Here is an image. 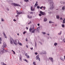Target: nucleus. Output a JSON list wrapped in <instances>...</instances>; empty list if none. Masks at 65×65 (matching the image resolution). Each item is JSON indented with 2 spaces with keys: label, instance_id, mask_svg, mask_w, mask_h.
<instances>
[{
  "label": "nucleus",
  "instance_id": "obj_1",
  "mask_svg": "<svg viewBox=\"0 0 65 65\" xmlns=\"http://www.w3.org/2000/svg\"><path fill=\"white\" fill-rule=\"evenodd\" d=\"M6 43L4 42L3 45V46L2 47V48H1V51L0 52V55L3 54V53H4L7 52V50H4V47H6Z\"/></svg>",
  "mask_w": 65,
  "mask_h": 65
},
{
  "label": "nucleus",
  "instance_id": "obj_2",
  "mask_svg": "<svg viewBox=\"0 0 65 65\" xmlns=\"http://www.w3.org/2000/svg\"><path fill=\"white\" fill-rule=\"evenodd\" d=\"M48 1L50 3L51 7L50 8V10L53 9L54 8V3L53 2L52 0H48Z\"/></svg>",
  "mask_w": 65,
  "mask_h": 65
},
{
  "label": "nucleus",
  "instance_id": "obj_3",
  "mask_svg": "<svg viewBox=\"0 0 65 65\" xmlns=\"http://www.w3.org/2000/svg\"><path fill=\"white\" fill-rule=\"evenodd\" d=\"M29 31L30 32H31L33 33H34L35 31H36V29H34V27L33 26L32 28L30 27L29 29Z\"/></svg>",
  "mask_w": 65,
  "mask_h": 65
},
{
  "label": "nucleus",
  "instance_id": "obj_4",
  "mask_svg": "<svg viewBox=\"0 0 65 65\" xmlns=\"http://www.w3.org/2000/svg\"><path fill=\"white\" fill-rule=\"evenodd\" d=\"M13 42L14 44L17 45V44H19V41L18 40H13Z\"/></svg>",
  "mask_w": 65,
  "mask_h": 65
},
{
  "label": "nucleus",
  "instance_id": "obj_5",
  "mask_svg": "<svg viewBox=\"0 0 65 65\" xmlns=\"http://www.w3.org/2000/svg\"><path fill=\"white\" fill-rule=\"evenodd\" d=\"M12 4L14 6H20V5H19L14 3H12Z\"/></svg>",
  "mask_w": 65,
  "mask_h": 65
},
{
  "label": "nucleus",
  "instance_id": "obj_6",
  "mask_svg": "<svg viewBox=\"0 0 65 65\" xmlns=\"http://www.w3.org/2000/svg\"><path fill=\"white\" fill-rule=\"evenodd\" d=\"M36 60H39L40 62V59L39 58V55H38L36 58Z\"/></svg>",
  "mask_w": 65,
  "mask_h": 65
},
{
  "label": "nucleus",
  "instance_id": "obj_7",
  "mask_svg": "<svg viewBox=\"0 0 65 65\" xmlns=\"http://www.w3.org/2000/svg\"><path fill=\"white\" fill-rule=\"evenodd\" d=\"M16 13H17V14L19 15L21 14H22V12H19V11L18 10L16 11Z\"/></svg>",
  "mask_w": 65,
  "mask_h": 65
},
{
  "label": "nucleus",
  "instance_id": "obj_8",
  "mask_svg": "<svg viewBox=\"0 0 65 65\" xmlns=\"http://www.w3.org/2000/svg\"><path fill=\"white\" fill-rule=\"evenodd\" d=\"M33 8V7L32 6H31L30 7V9L32 11H35V8Z\"/></svg>",
  "mask_w": 65,
  "mask_h": 65
},
{
  "label": "nucleus",
  "instance_id": "obj_9",
  "mask_svg": "<svg viewBox=\"0 0 65 65\" xmlns=\"http://www.w3.org/2000/svg\"><path fill=\"white\" fill-rule=\"evenodd\" d=\"M49 59L50 60L51 62H53V61H54V59L52 57H49Z\"/></svg>",
  "mask_w": 65,
  "mask_h": 65
},
{
  "label": "nucleus",
  "instance_id": "obj_10",
  "mask_svg": "<svg viewBox=\"0 0 65 65\" xmlns=\"http://www.w3.org/2000/svg\"><path fill=\"white\" fill-rule=\"evenodd\" d=\"M13 39H10V43L11 44H12L13 43Z\"/></svg>",
  "mask_w": 65,
  "mask_h": 65
},
{
  "label": "nucleus",
  "instance_id": "obj_11",
  "mask_svg": "<svg viewBox=\"0 0 65 65\" xmlns=\"http://www.w3.org/2000/svg\"><path fill=\"white\" fill-rule=\"evenodd\" d=\"M40 13H41L42 14V15H44L45 14L44 12H43L41 11H40Z\"/></svg>",
  "mask_w": 65,
  "mask_h": 65
},
{
  "label": "nucleus",
  "instance_id": "obj_12",
  "mask_svg": "<svg viewBox=\"0 0 65 65\" xmlns=\"http://www.w3.org/2000/svg\"><path fill=\"white\" fill-rule=\"evenodd\" d=\"M38 3V2H36V3H35V5L34 7H36L37 5H38V4H37V3Z\"/></svg>",
  "mask_w": 65,
  "mask_h": 65
},
{
  "label": "nucleus",
  "instance_id": "obj_13",
  "mask_svg": "<svg viewBox=\"0 0 65 65\" xmlns=\"http://www.w3.org/2000/svg\"><path fill=\"white\" fill-rule=\"evenodd\" d=\"M4 35V37L6 38H7V37H6V35L5 34L4 32L3 33Z\"/></svg>",
  "mask_w": 65,
  "mask_h": 65
},
{
  "label": "nucleus",
  "instance_id": "obj_14",
  "mask_svg": "<svg viewBox=\"0 0 65 65\" xmlns=\"http://www.w3.org/2000/svg\"><path fill=\"white\" fill-rule=\"evenodd\" d=\"M60 59H61V60L62 61H64V59L63 58L60 57Z\"/></svg>",
  "mask_w": 65,
  "mask_h": 65
},
{
  "label": "nucleus",
  "instance_id": "obj_15",
  "mask_svg": "<svg viewBox=\"0 0 65 65\" xmlns=\"http://www.w3.org/2000/svg\"><path fill=\"white\" fill-rule=\"evenodd\" d=\"M40 29V27H38V28H37V29L36 31H38V30H39V29Z\"/></svg>",
  "mask_w": 65,
  "mask_h": 65
},
{
  "label": "nucleus",
  "instance_id": "obj_16",
  "mask_svg": "<svg viewBox=\"0 0 65 65\" xmlns=\"http://www.w3.org/2000/svg\"><path fill=\"white\" fill-rule=\"evenodd\" d=\"M62 10H65V6H63V7L62 8Z\"/></svg>",
  "mask_w": 65,
  "mask_h": 65
},
{
  "label": "nucleus",
  "instance_id": "obj_17",
  "mask_svg": "<svg viewBox=\"0 0 65 65\" xmlns=\"http://www.w3.org/2000/svg\"><path fill=\"white\" fill-rule=\"evenodd\" d=\"M61 34H62V31H60V32L58 33V35H61Z\"/></svg>",
  "mask_w": 65,
  "mask_h": 65
},
{
  "label": "nucleus",
  "instance_id": "obj_18",
  "mask_svg": "<svg viewBox=\"0 0 65 65\" xmlns=\"http://www.w3.org/2000/svg\"><path fill=\"white\" fill-rule=\"evenodd\" d=\"M56 18L57 19H59L60 17H59V16L57 15L56 16Z\"/></svg>",
  "mask_w": 65,
  "mask_h": 65
},
{
  "label": "nucleus",
  "instance_id": "obj_19",
  "mask_svg": "<svg viewBox=\"0 0 65 65\" xmlns=\"http://www.w3.org/2000/svg\"><path fill=\"white\" fill-rule=\"evenodd\" d=\"M2 65H6V64H5L4 62H2Z\"/></svg>",
  "mask_w": 65,
  "mask_h": 65
},
{
  "label": "nucleus",
  "instance_id": "obj_20",
  "mask_svg": "<svg viewBox=\"0 0 65 65\" xmlns=\"http://www.w3.org/2000/svg\"><path fill=\"white\" fill-rule=\"evenodd\" d=\"M1 41H2V39L0 37V44H1Z\"/></svg>",
  "mask_w": 65,
  "mask_h": 65
},
{
  "label": "nucleus",
  "instance_id": "obj_21",
  "mask_svg": "<svg viewBox=\"0 0 65 65\" xmlns=\"http://www.w3.org/2000/svg\"><path fill=\"white\" fill-rule=\"evenodd\" d=\"M23 60L24 61H25L26 62H27V63H28V60H27L26 59H24Z\"/></svg>",
  "mask_w": 65,
  "mask_h": 65
},
{
  "label": "nucleus",
  "instance_id": "obj_22",
  "mask_svg": "<svg viewBox=\"0 0 65 65\" xmlns=\"http://www.w3.org/2000/svg\"><path fill=\"white\" fill-rule=\"evenodd\" d=\"M46 53V52H45L44 53H41V54H45Z\"/></svg>",
  "mask_w": 65,
  "mask_h": 65
},
{
  "label": "nucleus",
  "instance_id": "obj_23",
  "mask_svg": "<svg viewBox=\"0 0 65 65\" xmlns=\"http://www.w3.org/2000/svg\"><path fill=\"white\" fill-rule=\"evenodd\" d=\"M35 47H36V46H37V43H36V42H35Z\"/></svg>",
  "mask_w": 65,
  "mask_h": 65
},
{
  "label": "nucleus",
  "instance_id": "obj_24",
  "mask_svg": "<svg viewBox=\"0 0 65 65\" xmlns=\"http://www.w3.org/2000/svg\"><path fill=\"white\" fill-rule=\"evenodd\" d=\"M47 21V19L46 18H45L44 19V22H46Z\"/></svg>",
  "mask_w": 65,
  "mask_h": 65
},
{
  "label": "nucleus",
  "instance_id": "obj_25",
  "mask_svg": "<svg viewBox=\"0 0 65 65\" xmlns=\"http://www.w3.org/2000/svg\"><path fill=\"white\" fill-rule=\"evenodd\" d=\"M18 44H19V45H22V44L21 43H19V42Z\"/></svg>",
  "mask_w": 65,
  "mask_h": 65
},
{
  "label": "nucleus",
  "instance_id": "obj_26",
  "mask_svg": "<svg viewBox=\"0 0 65 65\" xmlns=\"http://www.w3.org/2000/svg\"><path fill=\"white\" fill-rule=\"evenodd\" d=\"M22 57H20L19 59L21 60V61H22Z\"/></svg>",
  "mask_w": 65,
  "mask_h": 65
},
{
  "label": "nucleus",
  "instance_id": "obj_27",
  "mask_svg": "<svg viewBox=\"0 0 65 65\" xmlns=\"http://www.w3.org/2000/svg\"><path fill=\"white\" fill-rule=\"evenodd\" d=\"M57 44H57V43H55L54 44V45L55 46H56V45H57Z\"/></svg>",
  "mask_w": 65,
  "mask_h": 65
},
{
  "label": "nucleus",
  "instance_id": "obj_28",
  "mask_svg": "<svg viewBox=\"0 0 65 65\" xmlns=\"http://www.w3.org/2000/svg\"><path fill=\"white\" fill-rule=\"evenodd\" d=\"M6 9L7 10V11H9V8H6Z\"/></svg>",
  "mask_w": 65,
  "mask_h": 65
},
{
  "label": "nucleus",
  "instance_id": "obj_29",
  "mask_svg": "<svg viewBox=\"0 0 65 65\" xmlns=\"http://www.w3.org/2000/svg\"><path fill=\"white\" fill-rule=\"evenodd\" d=\"M49 23H50V24H51V23H54L53 22H52L51 21H50L49 22Z\"/></svg>",
  "mask_w": 65,
  "mask_h": 65
},
{
  "label": "nucleus",
  "instance_id": "obj_30",
  "mask_svg": "<svg viewBox=\"0 0 65 65\" xmlns=\"http://www.w3.org/2000/svg\"><path fill=\"white\" fill-rule=\"evenodd\" d=\"M24 1H25V2H28L29 1V0H24Z\"/></svg>",
  "mask_w": 65,
  "mask_h": 65
},
{
  "label": "nucleus",
  "instance_id": "obj_31",
  "mask_svg": "<svg viewBox=\"0 0 65 65\" xmlns=\"http://www.w3.org/2000/svg\"><path fill=\"white\" fill-rule=\"evenodd\" d=\"M26 58L29 59V58H30V57H29V56L28 55L27 56H26Z\"/></svg>",
  "mask_w": 65,
  "mask_h": 65
},
{
  "label": "nucleus",
  "instance_id": "obj_32",
  "mask_svg": "<svg viewBox=\"0 0 65 65\" xmlns=\"http://www.w3.org/2000/svg\"><path fill=\"white\" fill-rule=\"evenodd\" d=\"M63 22H62V23L63 24H65V21L64 20H63Z\"/></svg>",
  "mask_w": 65,
  "mask_h": 65
},
{
  "label": "nucleus",
  "instance_id": "obj_33",
  "mask_svg": "<svg viewBox=\"0 0 65 65\" xmlns=\"http://www.w3.org/2000/svg\"><path fill=\"white\" fill-rule=\"evenodd\" d=\"M29 13L30 14H33V12H29Z\"/></svg>",
  "mask_w": 65,
  "mask_h": 65
},
{
  "label": "nucleus",
  "instance_id": "obj_34",
  "mask_svg": "<svg viewBox=\"0 0 65 65\" xmlns=\"http://www.w3.org/2000/svg\"><path fill=\"white\" fill-rule=\"evenodd\" d=\"M31 23H32V22H31V21H30L29 22V23H28V25H29L30 24H31Z\"/></svg>",
  "mask_w": 65,
  "mask_h": 65
},
{
  "label": "nucleus",
  "instance_id": "obj_35",
  "mask_svg": "<svg viewBox=\"0 0 65 65\" xmlns=\"http://www.w3.org/2000/svg\"><path fill=\"white\" fill-rule=\"evenodd\" d=\"M64 26H65V25H64L62 24V27H63V28H64Z\"/></svg>",
  "mask_w": 65,
  "mask_h": 65
},
{
  "label": "nucleus",
  "instance_id": "obj_36",
  "mask_svg": "<svg viewBox=\"0 0 65 65\" xmlns=\"http://www.w3.org/2000/svg\"><path fill=\"white\" fill-rule=\"evenodd\" d=\"M43 6H42L40 8L41 9L42 8H43Z\"/></svg>",
  "mask_w": 65,
  "mask_h": 65
},
{
  "label": "nucleus",
  "instance_id": "obj_37",
  "mask_svg": "<svg viewBox=\"0 0 65 65\" xmlns=\"http://www.w3.org/2000/svg\"><path fill=\"white\" fill-rule=\"evenodd\" d=\"M42 34H45L46 33L45 32H42Z\"/></svg>",
  "mask_w": 65,
  "mask_h": 65
},
{
  "label": "nucleus",
  "instance_id": "obj_38",
  "mask_svg": "<svg viewBox=\"0 0 65 65\" xmlns=\"http://www.w3.org/2000/svg\"><path fill=\"white\" fill-rule=\"evenodd\" d=\"M39 16H41L42 15H41V13H39Z\"/></svg>",
  "mask_w": 65,
  "mask_h": 65
},
{
  "label": "nucleus",
  "instance_id": "obj_39",
  "mask_svg": "<svg viewBox=\"0 0 65 65\" xmlns=\"http://www.w3.org/2000/svg\"><path fill=\"white\" fill-rule=\"evenodd\" d=\"M2 21H4V20H3V19L2 18Z\"/></svg>",
  "mask_w": 65,
  "mask_h": 65
},
{
  "label": "nucleus",
  "instance_id": "obj_40",
  "mask_svg": "<svg viewBox=\"0 0 65 65\" xmlns=\"http://www.w3.org/2000/svg\"><path fill=\"white\" fill-rule=\"evenodd\" d=\"M27 55H28V54L27 53H26L25 55V56L27 57Z\"/></svg>",
  "mask_w": 65,
  "mask_h": 65
},
{
  "label": "nucleus",
  "instance_id": "obj_41",
  "mask_svg": "<svg viewBox=\"0 0 65 65\" xmlns=\"http://www.w3.org/2000/svg\"><path fill=\"white\" fill-rule=\"evenodd\" d=\"M37 8H38V9L39 8H40V7H39V6H38L37 7Z\"/></svg>",
  "mask_w": 65,
  "mask_h": 65
},
{
  "label": "nucleus",
  "instance_id": "obj_42",
  "mask_svg": "<svg viewBox=\"0 0 65 65\" xmlns=\"http://www.w3.org/2000/svg\"><path fill=\"white\" fill-rule=\"evenodd\" d=\"M25 33H26V31H24L23 32V34H25Z\"/></svg>",
  "mask_w": 65,
  "mask_h": 65
},
{
  "label": "nucleus",
  "instance_id": "obj_43",
  "mask_svg": "<svg viewBox=\"0 0 65 65\" xmlns=\"http://www.w3.org/2000/svg\"><path fill=\"white\" fill-rule=\"evenodd\" d=\"M25 40L26 41H28V40L27 39V38H26L25 39Z\"/></svg>",
  "mask_w": 65,
  "mask_h": 65
},
{
  "label": "nucleus",
  "instance_id": "obj_44",
  "mask_svg": "<svg viewBox=\"0 0 65 65\" xmlns=\"http://www.w3.org/2000/svg\"><path fill=\"white\" fill-rule=\"evenodd\" d=\"M32 18V17L31 16L29 17V19H31V18Z\"/></svg>",
  "mask_w": 65,
  "mask_h": 65
},
{
  "label": "nucleus",
  "instance_id": "obj_45",
  "mask_svg": "<svg viewBox=\"0 0 65 65\" xmlns=\"http://www.w3.org/2000/svg\"><path fill=\"white\" fill-rule=\"evenodd\" d=\"M27 18H28L29 19L30 17H29V15H28L27 16Z\"/></svg>",
  "mask_w": 65,
  "mask_h": 65
},
{
  "label": "nucleus",
  "instance_id": "obj_46",
  "mask_svg": "<svg viewBox=\"0 0 65 65\" xmlns=\"http://www.w3.org/2000/svg\"><path fill=\"white\" fill-rule=\"evenodd\" d=\"M60 20H63V19H62V18H60Z\"/></svg>",
  "mask_w": 65,
  "mask_h": 65
},
{
  "label": "nucleus",
  "instance_id": "obj_47",
  "mask_svg": "<svg viewBox=\"0 0 65 65\" xmlns=\"http://www.w3.org/2000/svg\"><path fill=\"white\" fill-rule=\"evenodd\" d=\"M13 54H15V52H14V51H13Z\"/></svg>",
  "mask_w": 65,
  "mask_h": 65
},
{
  "label": "nucleus",
  "instance_id": "obj_48",
  "mask_svg": "<svg viewBox=\"0 0 65 65\" xmlns=\"http://www.w3.org/2000/svg\"><path fill=\"white\" fill-rule=\"evenodd\" d=\"M44 9V10H45V8L46 7H43Z\"/></svg>",
  "mask_w": 65,
  "mask_h": 65
},
{
  "label": "nucleus",
  "instance_id": "obj_49",
  "mask_svg": "<svg viewBox=\"0 0 65 65\" xmlns=\"http://www.w3.org/2000/svg\"><path fill=\"white\" fill-rule=\"evenodd\" d=\"M15 17H19V15L17 14L15 16Z\"/></svg>",
  "mask_w": 65,
  "mask_h": 65
},
{
  "label": "nucleus",
  "instance_id": "obj_50",
  "mask_svg": "<svg viewBox=\"0 0 65 65\" xmlns=\"http://www.w3.org/2000/svg\"><path fill=\"white\" fill-rule=\"evenodd\" d=\"M37 25L38 26H39V25H40V24L38 23L37 24Z\"/></svg>",
  "mask_w": 65,
  "mask_h": 65
},
{
  "label": "nucleus",
  "instance_id": "obj_51",
  "mask_svg": "<svg viewBox=\"0 0 65 65\" xmlns=\"http://www.w3.org/2000/svg\"><path fill=\"white\" fill-rule=\"evenodd\" d=\"M26 47H27V48H28V46L26 45Z\"/></svg>",
  "mask_w": 65,
  "mask_h": 65
},
{
  "label": "nucleus",
  "instance_id": "obj_52",
  "mask_svg": "<svg viewBox=\"0 0 65 65\" xmlns=\"http://www.w3.org/2000/svg\"><path fill=\"white\" fill-rule=\"evenodd\" d=\"M37 53L36 52V53H35V54H36V55H37Z\"/></svg>",
  "mask_w": 65,
  "mask_h": 65
},
{
  "label": "nucleus",
  "instance_id": "obj_53",
  "mask_svg": "<svg viewBox=\"0 0 65 65\" xmlns=\"http://www.w3.org/2000/svg\"><path fill=\"white\" fill-rule=\"evenodd\" d=\"M62 41H65V39H63Z\"/></svg>",
  "mask_w": 65,
  "mask_h": 65
},
{
  "label": "nucleus",
  "instance_id": "obj_54",
  "mask_svg": "<svg viewBox=\"0 0 65 65\" xmlns=\"http://www.w3.org/2000/svg\"><path fill=\"white\" fill-rule=\"evenodd\" d=\"M30 48L31 50H33V47H32V48Z\"/></svg>",
  "mask_w": 65,
  "mask_h": 65
},
{
  "label": "nucleus",
  "instance_id": "obj_55",
  "mask_svg": "<svg viewBox=\"0 0 65 65\" xmlns=\"http://www.w3.org/2000/svg\"><path fill=\"white\" fill-rule=\"evenodd\" d=\"M65 3V2H62V4H64Z\"/></svg>",
  "mask_w": 65,
  "mask_h": 65
},
{
  "label": "nucleus",
  "instance_id": "obj_56",
  "mask_svg": "<svg viewBox=\"0 0 65 65\" xmlns=\"http://www.w3.org/2000/svg\"><path fill=\"white\" fill-rule=\"evenodd\" d=\"M26 30H28V28L27 27H26Z\"/></svg>",
  "mask_w": 65,
  "mask_h": 65
},
{
  "label": "nucleus",
  "instance_id": "obj_57",
  "mask_svg": "<svg viewBox=\"0 0 65 65\" xmlns=\"http://www.w3.org/2000/svg\"><path fill=\"white\" fill-rule=\"evenodd\" d=\"M13 21H16V20H15V19H14V20H13Z\"/></svg>",
  "mask_w": 65,
  "mask_h": 65
},
{
  "label": "nucleus",
  "instance_id": "obj_58",
  "mask_svg": "<svg viewBox=\"0 0 65 65\" xmlns=\"http://www.w3.org/2000/svg\"><path fill=\"white\" fill-rule=\"evenodd\" d=\"M47 35H50V34H47Z\"/></svg>",
  "mask_w": 65,
  "mask_h": 65
},
{
  "label": "nucleus",
  "instance_id": "obj_59",
  "mask_svg": "<svg viewBox=\"0 0 65 65\" xmlns=\"http://www.w3.org/2000/svg\"><path fill=\"white\" fill-rule=\"evenodd\" d=\"M40 44H42V43L41 42H40Z\"/></svg>",
  "mask_w": 65,
  "mask_h": 65
},
{
  "label": "nucleus",
  "instance_id": "obj_60",
  "mask_svg": "<svg viewBox=\"0 0 65 65\" xmlns=\"http://www.w3.org/2000/svg\"><path fill=\"white\" fill-rule=\"evenodd\" d=\"M64 59H65V56H64Z\"/></svg>",
  "mask_w": 65,
  "mask_h": 65
},
{
  "label": "nucleus",
  "instance_id": "obj_61",
  "mask_svg": "<svg viewBox=\"0 0 65 65\" xmlns=\"http://www.w3.org/2000/svg\"><path fill=\"white\" fill-rule=\"evenodd\" d=\"M17 35H19V34H17Z\"/></svg>",
  "mask_w": 65,
  "mask_h": 65
},
{
  "label": "nucleus",
  "instance_id": "obj_62",
  "mask_svg": "<svg viewBox=\"0 0 65 65\" xmlns=\"http://www.w3.org/2000/svg\"><path fill=\"white\" fill-rule=\"evenodd\" d=\"M11 51H12V52H13V50H11Z\"/></svg>",
  "mask_w": 65,
  "mask_h": 65
},
{
  "label": "nucleus",
  "instance_id": "obj_63",
  "mask_svg": "<svg viewBox=\"0 0 65 65\" xmlns=\"http://www.w3.org/2000/svg\"><path fill=\"white\" fill-rule=\"evenodd\" d=\"M63 41V42H65V41Z\"/></svg>",
  "mask_w": 65,
  "mask_h": 65
},
{
  "label": "nucleus",
  "instance_id": "obj_64",
  "mask_svg": "<svg viewBox=\"0 0 65 65\" xmlns=\"http://www.w3.org/2000/svg\"><path fill=\"white\" fill-rule=\"evenodd\" d=\"M64 21H65V19H64Z\"/></svg>",
  "mask_w": 65,
  "mask_h": 65
}]
</instances>
